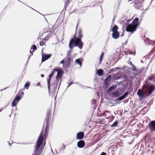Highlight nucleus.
<instances>
[{
	"instance_id": "obj_27",
	"label": "nucleus",
	"mask_w": 155,
	"mask_h": 155,
	"mask_svg": "<svg viewBox=\"0 0 155 155\" xmlns=\"http://www.w3.org/2000/svg\"><path fill=\"white\" fill-rule=\"evenodd\" d=\"M36 48V46L35 45H34L31 46V48Z\"/></svg>"
},
{
	"instance_id": "obj_22",
	"label": "nucleus",
	"mask_w": 155,
	"mask_h": 155,
	"mask_svg": "<svg viewBox=\"0 0 155 155\" xmlns=\"http://www.w3.org/2000/svg\"><path fill=\"white\" fill-rule=\"evenodd\" d=\"M30 84V83L29 82H27L25 84V87L27 89H28V86Z\"/></svg>"
},
{
	"instance_id": "obj_29",
	"label": "nucleus",
	"mask_w": 155,
	"mask_h": 155,
	"mask_svg": "<svg viewBox=\"0 0 155 155\" xmlns=\"http://www.w3.org/2000/svg\"><path fill=\"white\" fill-rule=\"evenodd\" d=\"M64 62H65V60L64 59L61 62V64H64Z\"/></svg>"
},
{
	"instance_id": "obj_39",
	"label": "nucleus",
	"mask_w": 155,
	"mask_h": 155,
	"mask_svg": "<svg viewBox=\"0 0 155 155\" xmlns=\"http://www.w3.org/2000/svg\"><path fill=\"white\" fill-rule=\"evenodd\" d=\"M150 44L151 42H149Z\"/></svg>"
},
{
	"instance_id": "obj_37",
	"label": "nucleus",
	"mask_w": 155,
	"mask_h": 155,
	"mask_svg": "<svg viewBox=\"0 0 155 155\" xmlns=\"http://www.w3.org/2000/svg\"><path fill=\"white\" fill-rule=\"evenodd\" d=\"M68 56H69V53H68Z\"/></svg>"
},
{
	"instance_id": "obj_14",
	"label": "nucleus",
	"mask_w": 155,
	"mask_h": 155,
	"mask_svg": "<svg viewBox=\"0 0 155 155\" xmlns=\"http://www.w3.org/2000/svg\"><path fill=\"white\" fill-rule=\"evenodd\" d=\"M103 71L102 69H99L97 71V73L99 76H101L102 75Z\"/></svg>"
},
{
	"instance_id": "obj_16",
	"label": "nucleus",
	"mask_w": 155,
	"mask_h": 155,
	"mask_svg": "<svg viewBox=\"0 0 155 155\" xmlns=\"http://www.w3.org/2000/svg\"><path fill=\"white\" fill-rule=\"evenodd\" d=\"M111 79V77L110 76H107V78L106 79L105 81L106 82L108 83L109 82V81Z\"/></svg>"
},
{
	"instance_id": "obj_32",
	"label": "nucleus",
	"mask_w": 155,
	"mask_h": 155,
	"mask_svg": "<svg viewBox=\"0 0 155 155\" xmlns=\"http://www.w3.org/2000/svg\"><path fill=\"white\" fill-rule=\"evenodd\" d=\"M41 77H44V75H43V74H41Z\"/></svg>"
},
{
	"instance_id": "obj_38",
	"label": "nucleus",
	"mask_w": 155,
	"mask_h": 155,
	"mask_svg": "<svg viewBox=\"0 0 155 155\" xmlns=\"http://www.w3.org/2000/svg\"><path fill=\"white\" fill-rule=\"evenodd\" d=\"M2 110H0V112Z\"/></svg>"
},
{
	"instance_id": "obj_28",
	"label": "nucleus",
	"mask_w": 155,
	"mask_h": 155,
	"mask_svg": "<svg viewBox=\"0 0 155 155\" xmlns=\"http://www.w3.org/2000/svg\"><path fill=\"white\" fill-rule=\"evenodd\" d=\"M132 65L133 66H134V67H133V68H132V69L133 71H134L136 70V68L134 66L133 64H132Z\"/></svg>"
},
{
	"instance_id": "obj_10",
	"label": "nucleus",
	"mask_w": 155,
	"mask_h": 155,
	"mask_svg": "<svg viewBox=\"0 0 155 155\" xmlns=\"http://www.w3.org/2000/svg\"><path fill=\"white\" fill-rule=\"evenodd\" d=\"M138 95L142 98L144 97L145 93L144 92L142 91L140 89L138 90L137 92Z\"/></svg>"
},
{
	"instance_id": "obj_21",
	"label": "nucleus",
	"mask_w": 155,
	"mask_h": 155,
	"mask_svg": "<svg viewBox=\"0 0 155 155\" xmlns=\"http://www.w3.org/2000/svg\"><path fill=\"white\" fill-rule=\"evenodd\" d=\"M103 55H104V53L103 52H102L101 53V55L100 56V60H99L100 63L101 62V61H102Z\"/></svg>"
},
{
	"instance_id": "obj_30",
	"label": "nucleus",
	"mask_w": 155,
	"mask_h": 155,
	"mask_svg": "<svg viewBox=\"0 0 155 155\" xmlns=\"http://www.w3.org/2000/svg\"><path fill=\"white\" fill-rule=\"evenodd\" d=\"M36 49H32V51H31V49L30 51V52L31 53L32 52H33L34 51V50H36Z\"/></svg>"
},
{
	"instance_id": "obj_17",
	"label": "nucleus",
	"mask_w": 155,
	"mask_h": 155,
	"mask_svg": "<svg viewBox=\"0 0 155 155\" xmlns=\"http://www.w3.org/2000/svg\"><path fill=\"white\" fill-rule=\"evenodd\" d=\"M76 62L77 63L80 64V66H81V61L80 60V59H76Z\"/></svg>"
},
{
	"instance_id": "obj_36",
	"label": "nucleus",
	"mask_w": 155,
	"mask_h": 155,
	"mask_svg": "<svg viewBox=\"0 0 155 155\" xmlns=\"http://www.w3.org/2000/svg\"><path fill=\"white\" fill-rule=\"evenodd\" d=\"M63 146H64V149L65 148V146L64 145H63Z\"/></svg>"
},
{
	"instance_id": "obj_1",
	"label": "nucleus",
	"mask_w": 155,
	"mask_h": 155,
	"mask_svg": "<svg viewBox=\"0 0 155 155\" xmlns=\"http://www.w3.org/2000/svg\"><path fill=\"white\" fill-rule=\"evenodd\" d=\"M78 37L79 38H74L71 40L69 44V47L70 48H73L74 46H77L79 48H82L83 43L79 38L82 37L81 31L79 32Z\"/></svg>"
},
{
	"instance_id": "obj_11",
	"label": "nucleus",
	"mask_w": 155,
	"mask_h": 155,
	"mask_svg": "<svg viewBox=\"0 0 155 155\" xmlns=\"http://www.w3.org/2000/svg\"><path fill=\"white\" fill-rule=\"evenodd\" d=\"M84 136V133L82 132H81L77 134V138L78 139H82Z\"/></svg>"
},
{
	"instance_id": "obj_31",
	"label": "nucleus",
	"mask_w": 155,
	"mask_h": 155,
	"mask_svg": "<svg viewBox=\"0 0 155 155\" xmlns=\"http://www.w3.org/2000/svg\"><path fill=\"white\" fill-rule=\"evenodd\" d=\"M101 155H106V153L104 152H102Z\"/></svg>"
},
{
	"instance_id": "obj_12",
	"label": "nucleus",
	"mask_w": 155,
	"mask_h": 155,
	"mask_svg": "<svg viewBox=\"0 0 155 155\" xmlns=\"http://www.w3.org/2000/svg\"><path fill=\"white\" fill-rule=\"evenodd\" d=\"M77 145L79 147L82 148L84 146L85 143L83 140H80L78 142Z\"/></svg>"
},
{
	"instance_id": "obj_3",
	"label": "nucleus",
	"mask_w": 155,
	"mask_h": 155,
	"mask_svg": "<svg viewBox=\"0 0 155 155\" xmlns=\"http://www.w3.org/2000/svg\"><path fill=\"white\" fill-rule=\"evenodd\" d=\"M139 19L138 18H135L132 21V23L129 24L127 26L126 30L128 32H133L136 30V28L139 25L137 21Z\"/></svg>"
},
{
	"instance_id": "obj_13",
	"label": "nucleus",
	"mask_w": 155,
	"mask_h": 155,
	"mask_svg": "<svg viewBox=\"0 0 155 155\" xmlns=\"http://www.w3.org/2000/svg\"><path fill=\"white\" fill-rule=\"evenodd\" d=\"M66 64L68 65L70 61V58L69 57L66 58L64 59Z\"/></svg>"
},
{
	"instance_id": "obj_6",
	"label": "nucleus",
	"mask_w": 155,
	"mask_h": 155,
	"mask_svg": "<svg viewBox=\"0 0 155 155\" xmlns=\"http://www.w3.org/2000/svg\"><path fill=\"white\" fill-rule=\"evenodd\" d=\"M149 128L151 132L155 131V120L151 121L149 123Z\"/></svg>"
},
{
	"instance_id": "obj_40",
	"label": "nucleus",
	"mask_w": 155,
	"mask_h": 155,
	"mask_svg": "<svg viewBox=\"0 0 155 155\" xmlns=\"http://www.w3.org/2000/svg\"><path fill=\"white\" fill-rule=\"evenodd\" d=\"M154 42L155 43V41L154 42Z\"/></svg>"
},
{
	"instance_id": "obj_2",
	"label": "nucleus",
	"mask_w": 155,
	"mask_h": 155,
	"mask_svg": "<svg viewBox=\"0 0 155 155\" xmlns=\"http://www.w3.org/2000/svg\"><path fill=\"white\" fill-rule=\"evenodd\" d=\"M43 135L44 133L43 131H42L37 141L35 149L33 155H38L41 152L42 150L41 149V147L40 148V147L43 140Z\"/></svg>"
},
{
	"instance_id": "obj_35",
	"label": "nucleus",
	"mask_w": 155,
	"mask_h": 155,
	"mask_svg": "<svg viewBox=\"0 0 155 155\" xmlns=\"http://www.w3.org/2000/svg\"><path fill=\"white\" fill-rule=\"evenodd\" d=\"M147 41H151L149 39H147Z\"/></svg>"
},
{
	"instance_id": "obj_15",
	"label": "nucleus",
	"mask_w": 155,
	"mask_h": 155,
	"mask_svg": "<svg viewBox=\"0 0 155 155\" xmlns=\"http://www.w3.org/2000/svg\"><path fill=\"white\" fill-rule=\"evenodd\" d=\"M120 93L119 91H115L112 93V95L115 97H117L119 96Z\"/></svg>"
},
{
	"instance_id": "obj_4",
	"label": "nucleus",
	"mask_w": 155,
	"mask_h": 155,
	"mask_svg": "<svg viewBox=\"0 0 155 155\" xmlns=\"http://www.w3.org/2000/svg\"><path fill=\"white\" fill-rule=\"evenodd\" d=\"M57 71V74L56 76V78L57 81V84H59L60 85L61 81V77L62 74H63V71L61 69H54L53 71L51 72V74L49 75V78L51 79L52 76L55 71Z\"/></svg>"
},
{
	"instance_id": "obj_23",
	"label": "nucleus",
	"mask_w": 155,
	"mask_h": 155,
	"mask_svg": "<svg viewBox=\"0 0 155 155\" xmlns=\"http://www.w3.org/2000/svg\"><path fill=\"white\" fill-rule=\"evenodd\" d=\"M50 79H50V78H49V80L48 81H47L48 89H49V87H50Z\"/></svg>"
},
{
	"instance_id": "obj_26",
	"label": "nucleus",
	"mask_w": 155,
	"mask_h": 155,
	"mask_svg": "<svg viewBox=\"0 0 155 155\" xmlns=\"http://www.w3.org/2000/svg\"><path fill=\"white\" fill-rule=\"evenodd\" d=\"M128 95V92H126L123 95L125 97H126V96H127Z\"/></svg>"
},
{
	"instance_id": "obj_18",
	"label": "nucleus",
	"mask_w": 155,
	"mask_h": 155,
	"mask_svg": "<svg viewBox=\"0 0 155 155\" xmlns=\"http://www.w3.org/2000/svg\"><path fill=\"white\" fill-rule=\"evenodd\" d=\"M116 87V86L115 85H113L112 86H111V87H110L109 88V89H108V90L109 91H111L113 89H115Z\"/></svg>"
},
{
	"instance_id": "obj_9",
	"label": "nucleus",
	"mask_w": 155,
	"mask_h": 155,
	"mask_svg": "<svg viewBox=\"0 0 155 155\" xmlns=\"http://www.w3.org/2000/svg\"><path fill=\"white\" fill-rule=\"evenodd\" d=\"M155 89L154 85H151L147 88L149 94L150 95L152 93V92Z\"/></svg>"
},
{
	"instance_id": "obj_19",
	"label": "nucleus",
	"mask_w": 155,
	"mask_h": 155,
	"mask_svg": "<svg viewBox=\"0 0 155 155\" xmlns=\"http://www.w3.org/2000/svg\"><path fill=\"white\" fill-rule=\"evenodd\" d=\"M118 124V122L117 121H116L115 122H114L113 124L111 125V127H115L116 126L117 124Z\"/></svg>"
},
{
	"instance_id": "obj_25",
	"label": "nucleus",
	"mask_w": 155,
	"mask_h": 155,
	"mask_svg": "<svg viewBox=\"0 0 155 155\" xmlns=\"http://www.w3.org/2000/svg\"><path fill=\"white\" fill-rule=\"evenodd\" d=\"M154 77L153 76H150L149 77V79L150 80H153V79L154 78Z\"/></svg>"
},
{
	"instance_id": "obj_7",
	"label": "nucleus",
	"mask_w": 155,
	"mask_h": 155,
	"mask_svg": "<svg viewBox=\"0 0 155 155\" xmlns=\"http://www.w3.org/2000/svg\"><path fill=\"white\" fill-rule=\"evenodd\" d=\"M42 61L43 62L49 58L51 56V54H48L47 55L45 54H44L42 53L43 50H42Z\"/></svg>"
},
{
	"instance_id": "obj_20",
	"label": "nucleus",
	"mask_w": 155,
	"mask_h": 155,
	"mask_svg": "<svg viewBox=\"0 0 155 155\" xmlns=\"http://www.w3.org/2000/svg\"><path fill=\"white\" fill-rule=\"evenodd\" d=\"M125 98V97H124V96L123 95L121 97H120L118 98L117 99V101L119 100V101H120L124 99Z\"/></svg>"
},
{
	"instance_id": "obj_5",
	"label": "nucleus",
	"mask_w": 155,
	"mask_h": 155,
	"mask_svg": "<svg viewBox=\"0 0 155 155\" xmlns=\"http://www.w3.org/2000/svg\"><path fill=\"white\" fill-rule=\"evenodd\" d=\"M118 29V26L115 25L111 29L113 32L112 35V37L115 39L118 38L119 36V33L117 31Z\"/></svg>"
},
{
	"instance_id": "obj_33",
	"label": "nucleus",
	"mask_w": 155,
	"mask_h": 155,
	"mask_svg": "<svg viewBox=\"0 0 155 155\" xmlns=\"http://www.w3.org/2000/svg\"><path fill=\"white\" fill-rule=\"evenodd\" d=\"M129 52H130L129 54H133L132 52L130 51H129Z\"/></svg>"
},
{
	"instance_id": "obj_24",
	"label": "nucleus",
	"mask_w": 155,
	"mask_h": 155,
	"mask_svg": "<svg viewBox=\"0 0 155 155\" xmlns=\"http://www.w3.org/2000/svg\"><path fill=\"white\" fill-rule=\"evenodd\" d=\"M40 45L41 46H43L44 45H45V44L44 42L41 41L40 43Z\"/></svg>"
},
{
	"instance_id": "obj_34",
	"label": "nucleus",
	"mask_w": 155,
	"mask_h": 155,
	"mask_svg": "<svg viewBox=\"0 0 155 155\" xmlns=\"http://www.w3.org/2000/svg\"><path fill=\"white\" fill-rule=\"evenodd\" d=\"M52 34V33L51 32H49V35H50L51 34Z\"/></svg>"
},
{
	"instance_id": "obj_8",
	"label": "nucleus",
	"mask_w": 155,
	"mask_h": 155,
	"mask_svg": "<svg viewBox=\"0 0 155 155\" xmlns=\"http://www.w3.org/2000/svg\"><path fill=\"white\" fill-rule=\"evenodd\" d=\"M20 100V97L19 96H16L13 101L12 105L13 107L15 106L18 103V101Z\"/></svg>"
}]
</instances>
